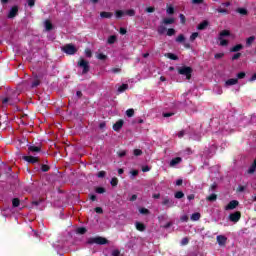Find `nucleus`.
I'll return each mask as SVG.
<instances>
[{
    "instance_id": "nucleus-5",
    "label": "nucleus",
    "mask_w": 256,
    "mask_h": 256,
    "mask_svg": "<svg viewBox=\"0 0 256 256\" xmlns=\"http://www.w3.org/2000/svg\"><path fill=\"white\" fill-rule=\"evenodd\" d=\"M179 75H184L186 79H191V73H193V68L189 66H184L178 69Z\"/></svg>"
},
{
    "instance_id": "nucleus-42",
    "label": "nucleus",
    "mask_w": 256,
    "mask_h": 256,
    "mask_svg": "<svg viewBox=\"0 0 256 256\" xmlns=\"http://www.w3.org/2000/svg\"><path fill=\"white\" fill-rule=\"evenodd\" d=\"M110 183H111L112 187H117L119 180L117 178H112Z\"/></svg>"
},
{
    "instance_id": "nucleus-57",
    "label": "nucleus",
    "mask_w": 256,
    "mask_h": 256,
    "mask_svg": "<svg viewBox=\"0 0 256 256\" xmlns=\"http://www.w3.org/2000/svg\"><path fill=\"white\" fill-rule=\"evenodd\" d=\"M192 3L194 5H201V3H203V0H192Z\"/></svg>"
},
{
    "instance_id": "nucleus-6",
    "label": "nucleus",
    "mask_w": 256,
    "mask_h": 256,
    "mask_svg": "<svg viewBox=\"0 0 256 256\" xmlns=\"http://www.w3.org/2000/svg\"><path fill=\"white\" fill-rule=\"evenodd\" d=\"M62 51H64V53H67V55H75V53H77V49L75 47V45L73 44H67L62 48Z\"/></svg>"
},
{
    "instance_id": "nucleus-41",
    "label": "nucleus",
    "mask_w": 256,
    "mask_h": 256,
    "mask_svg": "<svg viewBox=\"0 0 256 256\" xmlns=\"http://www.w3.org/2000/svg\"><path fill=\"white\" fill-rule=\"evenodd\" d=\"M139 213H141L142 215H149V209L147 208H141L139 210Z\"/></svg>"
},
{
    "instance_id": "nucleus-31",
    "label": "nucleus",
    "mask_w": 256,
    "mask_h": 256,
    "mask_svg": "<svg viewBox=\"0 0 256 256\" xmlns=\"http://www.w3.org/2000/svg\"><path fill=\"white\" fill-rule=\"evenodd\" d=\"M76 232L79 233V235H85V233H87V229L83 227L77 228Z\"/></svg>"
},
{
    "instance_id": "nucleus-10",
    "label": "nucleus",
    "mask_w": 256,
    "mask_h": 256,
    "mask_svg": "<svg viewBox=\"0 0 256 256\" xmlns=\"http://www.w3.org/2000/svg\"><path fill=\"white\" fill-rule=\"evenodd\" d=\"M17 13H19V7L13 6L8 13V19H13L14 17H17Z\"/></svg>"
},
{
    "instance_id": "nucleus-61",
    "label": "nucleus",
    "mask_w": 256,
    "mask_h": 256,
    "mask_svg": "<svg viewBox=\"0 0 256 256\" xmlns=\"http://www.w3.org/2000/svg\"><path fill=\"white\" fill-rule=\"evenodd\" d=\"M179 17H180L181 23L184 25V23H185V15L180 14Z\"/></svg>"
},
{
    "instance_id": "nucleus-4",
    "label": "nucleus",
    "mask_w": 256,
    "mask_h": 256,
    "mask_svg": "<svg viewBox=\"0 0 256 256\" xmlns=\"http://www.w3.org/2000/svg\"><path fill=\"white\" fill-rule=\"evenodd\" d=\"M78 67H80V69L82 70V75H87V72L91 69V67L89 66V61L81 58L78 61Z\"/></svg>"
},
{
    "instance_id": "nucleus-63",
    "label": "nucleus",
    "mask_w": 256,
    "mask_h": 256,
    "mask_svg": "<svg viewBox=\"0 0 256 256\" xmlns=\"http://www.w3.org/2000/svg\"><path fill=\"white\" fill-rule=\"evenodd\" d=\"M112 73H121V68H113Z\"/></svg>"
},
{
    "instance_id": "nucleus-12",
    "label": "nucleus",
    "mask_w": 256,
    "mask_h": 256,
    "mask_svg": "<svg viewBox=\"0 0 256 256\" xmlns=\"http://www.w3.org/2000/svg\"><path fill=\"white\" fill-rule=\"evenodd\" d=\"M216 239H217L218 245H220V246H223V245H225V243H227V237H225L223 235H218Z\"/></svg>"
},
{
    "instance_id": "nucleus-39",
    "label": "nucleus",
    "mask_w": 256,
    "mask_h": 256,
    "mask_svg": "<svg viewBox=\"0 0 256 256\" xmlns=\"http://www.w3.org/2000/svg\"><path fill=\"white\" fill-rule=\"evenodd\" d=\"M167 58L172 59V61H177V56L173 53H168Z\"/></svg>"
},
{
    "instance_id": "nucleus-34",
    "label": "nucleus",
    "mask_w": 256,
    "mask_h": 256,
    "mask_svg": "<svg viewBox=\"0 0 256 256\" xmlns=\"http://www.w3.org/2000/svg\"><path fill=\"white\" fill-rule=\"evenodd\" d=\"M133 153L135 157H140V155H143V151L141 149H134Z\"/></svg>"
},
{
    "instance_id": "nucleus-48",
    "label": "nucleus",
    "mask_w": 256,
    "mask_h": 256,
    "mask_svg": "<svg viewBox=\"0 0 256 256\" xmlns=\"http://www.w3.org/2000/svg\"><path fill=\"white\" fill-rule=\"evenodd\" d=\"M245 75H246L245 72H240V73L237 74V78L238 79H245Z\"/></svg>"
},
{
    "instance_id": "nucleus-46",
    "label": "nucleus",
    "mask_w": 256,
    "mask_h": 256,
    "mask_svg": "<svg viewBox=\"0 0 256 256\" xmlns=\"http://www.w3.org/2000/svg\"><path fill=\"white\" fill-rule=\"evenodd\" d=\"M215 59H223V57H225V54L224 53H217L215 54Z\"/></svg>"
},
{
    "instance_id": "nucleus-21",
    "label": "nucleus",
    "mask_w": 256,
    "mask_h": 256,
    "mask_svg": "<svg viewBox=\"0 0 256 256\" xmlns=\"http://www.w3.org/2000/svg\"><path fill=\"white\" fill-rule=\"evenodd\" d=\"M243 49V46L241 44H238L230 49L231 53H237V51H241Z\"/></svg>"
},
{
    "instance_id": "nucleus-59",
    "label": "nucleus",
    "mask_w": 256,
    "mask_h": 256,
    "mask_svg": "<svg viewBox=\"0 0 256 256\" xmlns=\"http://www.w3.org/2000/svg\"><path fill=\"white\" fill-rule=\"evenodd\" d=\"M121 252L119 250H113L112 256H119Z\"/></svg>"
},
{
    "instance_id": "nucleus-35",
    "label": "nucleus",
    "mask_w": 256,
    "mask_h": 256,
    "mask_svg": "<svg viewBox=\"0 0 256 256\" xmlns=\"http://www.w3.org/2000/svg\"><path fill=\"white\" fill-rule=\"evenodd\" d=\"M126 115H127V117H133V116L135 115V110H133V109H128V110L126 111Z\"/></svg>"
},
{
    "instance_id": "nucleus-30",
    "label": "nucleus",
    "mask_w": 256,
    "mask_h": 256,
    "mask_svg": "<svg viewBox=\"0 0 256 256\" xmlns=\"http://www.w3.org/2000/svg\"><path fill=\"white\" fill-rule=\"evenodd\" d=\"M185 197V194L181 191H178L175 193V198L176 199H183Z\"/></svg>"
},
{
    "instance_id": "nucleus-36",
    "label": "nucleus",
    "mask_w": 256,
    "mask_h": 256,
    "mask_svg": "<svg viewBox=\"0 0 256 256\" xmlns=\"http://www.w3.org/2000/svg\"><path fill=\"white\" fill-rule=\"evenodd\" d=\"M125 14L128 15L129 17H135V10L133 9L127 10Z\"/></svg>"
},
{
    "instance_id": "nucleus-33",
    "label": "nucleus",
    "mask_w": 256,
    "mask_h": 256,
    "mask_svg": "<svg viewBox=\"0 0 256 256\" xmlns=\"http://www.w3.org/2000/svg\"><path fill=\"white\" fill-rule=\"evenodd\" d=\"M176 41L177 43H183L185 41V36L183 34L178 35Z\"/></svg>"
},
{
    "instance_id": "nucleus-7",
    "label": "nucleus",
    "mask_w": 256,
    "mask_h": 256,
    "mask_svg": "<svg viewBox=\"0 0 256 256\" xmlns=\"http://www.w3.org/2000/svg\"><path fill=\"white\" fill-rule=\"evenodd\" d=\"M19 99L17 98V94H13L12 96H8L4 99H2V103L5 105L9 103V105H15V103H18Z\"/></svg>"
},
{
    "instance_id": "nucleus-23",
    "label": "nucleus",
    "mask_w": 256,
    "mask_h": 256,
    "mask_svg": "<svg viewBox=\"0 0 256 256\" xmlns=\"http://www.w3.org/2000/svg\"><path fill=\"white\" fill-rule=\"evenodd\" d=\"M163 23L164 25H173V23H175V18H165Z\"/></svg>"
},
{
    "instance_id": "nucleus-25",
    "label": "nucleus",
    "mask_w": 256,
    "mask_h": 256,
    "mask_svg": "<svg viewBox=\"0 0 256 256\" xmlns=\"http://www.w3.org/2000/svg\"><path fill=\"white\" fill-rule=\"evenodd\" d=\"M206 201H210L211 203L217 201V194H211L206 198Z\"/></svg>"
},
{
    "instance_id": "nucleus-64",
    "label": "nucleus",
    "mask_w": 256,
    "mask_h": 256,
    "mask_svg": "<svg viewBox=\"0 0 256 256\" xmlns=\"http://www.w3.org/2000/svg\"><path fill=\"white\" fill-rule=\"evenodd\" d=\"M105 127H107V124H106L105 122H101V123L99 124V128H100V129H105Z\"/></svg>"
},
{
    "instance_id": "nucleus-1",
    "label": "nucleus",
    "mask_w": 256,
    "mask_h": 256,
    "mask_svg": "<svg viewBox=\"0 0 256 256\" xmlns=\"http://www.w3.org/2000/svg\"><path fill=\"white\" fill-rule=\"evenodd\" d=\"M35 153H41V147L40 146H35L31 145L28 147V156H23V160L26 161L27 163H39V157L35 156Z\"/></svg>"
},
{
    "instance_id": "nucleus-53",
    "label": "nucleus",
    "mask_w": 256,
    "mask_h": 256,
    "mask_svg": "<svg viewBox=\"0 0 256 256\" xmlns=\"http://www.w3.org/2000/svg\"><path fill=\"white\" fill-rule=\"evenodd\" d=\"M42 171L44 172V173H47V171H49V166L48 165H42Z\"/></svg>"
},
{
    "instance_id": "nucleus-58",
    "label": "nucleus",
    "mask_w": 256,
    "mask_h": 256,
    "mask_svg": "<svg viewBox=\"0 0 256 256\" xmlns=\"http://www.w3.org/2000/svg\"><path fill=\"white\" fill-rule=\"evenodd\" d=\"M185 136V130H181L180 132H178V137L181 139L182 137Z\"/></svg>"
},
{
    "instance_id": "nucleus-45",
    "label": "nucleus",
    "mask_w": 256,
    "mask_h": 256,
    "mask_svg": "<svg viewBox=\"0 0 256 256\" xmlns=\"http://www.w3.org/2000/svg\"><path fill=\"white\" fill-rule=\"evenodd\" d=\"M96 193H99V194L105 193V188H103V187L96 188Z\"/></svg>"
},
{
    "instance_id": "nucleus-37",
    "label": "nucleus",
    "mask_w": 256,
    "mask_h": 256,
    "mask_svg": "<svg viewBox=\"0 0 256 256\" xmlns=\"http://www.w3.org/2000/svg\"><path fill=\"white\" fill-rule=\"evenodd\" d=\"M167 35H168V37H173V35H175V29L169 28L167 30Z\"/></svg>"
},
{
    "instance_id": "nucleus-3",
    "label": "nucleus",
    "mask_w": 256,
    "mask_h": 256,
    "mask_svg": "<svg viewBox=\"0 0 256 256\" xmlns=\"http://www.w3.org/2000/svg\"><path fill=\"white\" fill-rule=\"evenodd\" d=\"M87 243L88 245H93L94 243L96 245H107V243H109V240L101 236H97V237L88 239Z\"/></svg>"
},
{
    "instance_id": "nucleus-43",
    "label": "nucleus",
    "mask_w": 256,
    "mask_h": 256,
    "mask_svg": "<svg viewBox=\"0 0 256 256\" xmlns=\"http://www.w3.org/2000/svg\"><path fill=\"white\" fill-rule=\"evenodd\" d=\"M166 11L168 15H173L175 13V9L172 6H170Z\"/></svg>"
},
{
    "instance_id": "nucleus-28",
    "label": "nucleus",
    "mask_w": 256,
    "mask_h": 256,
    "mask_svg": "<svg viewBox=\"0 0 256 256\" xmlns=\"http://www.w3.org/2000/svg\"><path fill=\"white\" fill-rule=\"evenodd\" d=\"M236 12L239 13L240 15H247L248 13L247 9L245 8H238Z\"/></svg>"
},
{
    "instance_id": "nucleus-54",
    "label": "nucleus",
    "mask_w": 256,
    "mask_h": 256,
    "mask_svg": "<svg viewBox=\"0 0 256 256\" xmlns=\"http://www.w3.org/2000/svg\"><path fill=\"white\" fill-rule=\"evenodd\" d=\"M189 243V238H183L181 241V245H187Z\"/></svg>"
},
{
    "instance_id": "nucleus-50",
    "label": "nucleus",
    "mask_w": 256,
    "mask_h": 256,
    "mask_svg": "<svg viewBox=\"0 0 256 256\" xmlns=\"http://www.w3.org/2000/svg\"><path fill=\"white\" fill-rule=\"evenodd\" d=\"M105 175H107V173L105 171H100V172H98L97 177L103 178V177H105Z\"/></svg>"
},
{
    "instance_id": "nucleus-47",
    "label": "nucleus",
    "mask_w": 256,
    "mask_h": 256,
    "mask_svg": "<svg viewBox=\"0 0 256 256\" xmlns=\"http://www.w3.org/2000/svg\"><path fill=\"white\" fill-rule=\"evenodd\" d=\"M240 57H241V53H236L233 55L232 61H237V59H239Z\"/></svg>"
},
{
    "instance_id": "nucleus-14",
    "label": "nucleus",
    "mask_w": 256,
    "mask_h": 256,
    "mask_svg": "<svg viewBox=\"0 0 256 256\" xmlns=\"http://www.w3.org/2000/svg\"><path fill=\"white\" fill-rule=\"evenodd\" d=\"M123 120H118L114 125H113V129L115 131H121L122 127H123Z\"/></svg>"
},
{
    "instance_id": "nucleus-52",
    "label": "nucleus",
    "mask_w": 256,
    "mask_h": 256,
    "mask_svg": "<svg viewBox=\"0 0 256 256\" xmlns=\"http://www.w3.org/2000/svg\"><path fill=\"white\" fill-rule=\"evenodd\" d=\"M126 155H127V151L125 150L118 152V157H125Z\"/></svg>"
},
{
    "instance_id": "nucleus-24",
    "label": "nucleus",
    "mask_w": 256,
    "mask_h": 256,
    "mask_svg": "<svg viewBox=\"0 0 256 256\" xmlns=\"http://www.w3.org/2000/svg\"><path fill=\"white\" fill-rule=\"evenodd\" d=\"M254 41H255V36H251V37L247 38V40H246L247 47H251V45H253Z\"/></svg>"
},
{
    "instance_id": "nucleus-32",
    "label": "nucleus",
    "mask_w": 256,
    "mask_h": 256,
    "mask_svg": "<svg viewBox=\"0 0 256 256\" xmlns=\"http://www.w3.org/2000/svg\"><path fill=\"white\" fill-rule=\"evenodd\" d=\"M20 203H21V201L18 198H14L12 200L13 207H19Z\"/></svg>"
},
{
    "instance_id": "nucleus-8",
    "label": "nucleus",
    "mask_w": 256,
    "mask_h": 256,
    "mask_svg": "<svg viewBox=\"0 0 256 256\" xmlns=\"http://www.w3.org/2000/svg\"><path fill=\"white\" fill-rule=\"evenodd\" d=\"M229 219H230V221H232V223H237L239 221V219H241V212L237 211V212L230 214Z\"/></svg>"
},
{
    "instance_id": "nucleus-9",
    "label": "nucleus",
    "mask_w": 256,
    "mask_h": 256,
    "mask_svg": "<svg viewBox=\"0 0 256 256\" xmlns=\"http://www.w3.org/2000/svg\"><path fill=\"white\" fill-rule=\"evenodd\" d=\"M239 205V201L232 200L228 203V205L225 207L226 211H231L233 209H236Z\"/></svg>"
},
{
    "instance_id": "nucleus-11",
    "label": "nucleus",
    "mask_w": 256,
    "mask_h": 256,
    "mask_svg": "<svg viewBox=\"0 0 256 256\" xmlns=\"http://www.w3.org/2000/svg\"><path fill=\"white\" fill-rule=\"evenodd\" d=\"M162 205H165L166 207H173L175 202H173V200H171L169 197H164L162 199Z\"/></svg>"
},
{
    "instance_id": "nucleus-56",
    "label": "nucleus",
    "mask_w": 256,
    "mask_h": 256,
    "mask_svg": "<svg viewBox=\"0 0 256 256\" xmlns=\"http://www.w3.org/2000/svg\"><path fill=\"white\" fill-rule=\"evenodd\" d=\"M142 171L143 173H147V171H151V168L149 166H143Z\"/></svg>"
},
{
    "instance_id": "nucleus-20",
    "label": "nucleus",
    "mask_w": 256,
    "mask_h": 256,
    "mask_svg": "<svg viewBox=\"0 0 256 256\" xmlns=\"http://www.w3.org/2000/svg\"><path fill=\"white\" fill-rule=\"evenodd\" d=\"M201 219V213L196 212L191 215V221H199Z\"/></svg>"
},
{
    "instance_id": "nucleus-55",
    "label": "nucleus",
    "mask_w": 256,
    "mask_h": 256,
    "mask_svg": "<svg viewBox=\"0 0 256 256\" xmlns=\"http://www.w3.org/2000/svg\"><path fill=\"white\" fill-rule=\"evenodd\" d=\"M180 219H181V221L187 223V221H189V216L184 215V216H182Z\"/></svg>"
},
{
    "instance_id": "nucleus-15",
    "label": "nucleus",
    "mask_w": 256,
    "mask_h": 256,
    "mask_svg": "<svg viewBox=\"0 0 256 256\" xmlns=\"http://www.w3.org/2000/svg\"><path fill=\"white\" fill-rule=\"evenodd\" d=\"M135 227L137 229V231H145L147 229V226H145V224L141 223V222H135Z\"/></svg>"
},
{
    "instance_id": "nucleus-17",
    "label": "nucleus",
    "mask_w": 256,
    "mask_h": 256,
    "mask_svg": "<svg viewBox=\"0 0 256 256\" xmlns=\"http://www.w3.org/2000/svg\"><path fill=\"white\" fill-rule=\"evenodd\" d=\"M100 17H102V19H111L113 17V13H111V12H101Z\"/></svg>"
},
{
    "instance_id": "nucleus-27",
    "label": "nucleus",
    "mask_w": 256,
    "mask_h": 256,
    "mask_svg": "<svg viewBox=\"0 0 256 256\" xmlns=\"http://www.w3.org/2000/svg\"><path fill=\"white\" fill-rule=\"evenodd\" d=\"M115 41H117V36H115V35H112L108 38L109 45H113V43H115Z\"/></svg>"
},
{
    "instance_id": "nucleus-19",
    "label": "nucleus",
    "mask_w": 256,
    "mask_h": 256,
    "mask_svg": "<svg viewBox=\"0 0 256 256\" xmlns=\"http://www.w3.org/2000/svg\"><path fill=\"white\" fill-rule=\"evenodd\" d=\"M127 89H129V85L128 84H122L121 86L118 87V93H124V91H127Z\"/></svg>"
},
{
    "instance_id": "nucleus-16",
    "label": "nucleus",
    "mask_w": 256,
    "mask_h": 256,
    "mask_svg": "<svg viewBox=\"0 0 256 256\" xmlns=\"http://www.w3.org/2000/svg\"><path fill=\"white\" fill-rule=\"evenodd\" d=\"M183 161L181 157H176L170 161V167H175V165H179Z\"/></svg>"
},
{
    "instance_id": "nucleus-51",
    "label": "nucleus",
    "mask_w": 256,
    "mask_h": 256,
    "mask_svg": "<svg viewBox=\"0 0 256 256\" xmlns=\"http://www.w3.org/2000/svg\"><path fill=\"white\" fill-rule=\"evenodd\" d=\"M154 12H155V7L146 8V13H154Z\"/></svg>"
},
{
    "instance_id": "nucleus-2",
    "label": "nucleus",
    "mask_w": 256,
    "mask_h": 256,
    "mask_svg": "<svg viewBox=\"0 0 256 256\" xmlns=\"http://www.w3.org/2000/svg\"><path fill=\"white\" fill-rule=\"evenodd\" d=\"M229 35H231L229 30H223L219 33L218 41H220L221 47H227L229 45V41L224 39V37H229Z\"/></svg>"
},
{
    "instance_id": "nucleus-44",
    "label": "nucleus",
    "mask_w": 256,
    "mask_h": 256,
    "mask_svg": "<svg viewBox=\"0 0 256 256\" xmlns=\"http://www.w3.org/2000/svg\"><path fill=\"white\" fill-rule=\"evenodd\" d=\"M197 37H199V33L194 32V33L190 36V41H194Z\"/></svg>"
},
{
    "instance_id": "nucleus-22",
    "label": "nucleus",
    "mask_w": 256,
    "mask_h": 256,
    "mask_svg": "<svg viewBox=\"0 0 256 256\" xmlns=\"http://www.w3.org/2000/svg\"><path fill=\"white\" fill-rule=\"evenodd\" d=\"M44 25H45L46 31H51V29H53V24H52L51 21H49V20H46V21L44 22Z\"/></svg>"
},
{
    "instance_id": "nucleus-26",
    "label": "nucleus",
    "mask_w": 256,
    "mask_h": 256,
    "mask_svg": "<svg viewBox=\"0 0 256 256\" xmlns=\"http://www.w3.org/2000/svg\"><path fill=\"white\" fill-rule=\"evenodd\" d=\"M39 85H41V80H39V78L36 77L32 82V88L39 87Z\"/></svg>"
},
{
    "instance_id": "nucleus-60",
    "label": "nucleus",
    "mask_w": 256,
    "mask_h": 256,
    "mask_svg": "<svg viewBox=\"0 0 256 256\" xmlns=\"http://www.w3.org/2000/svg\"><path fill=\"white\" fill-rule=\"evenodd\" d=\"M95 212L101 214V213H103V208H101V207H96V208H95Z\"/></svg>"
},
{
    "instance_id": "nucleus-29",
    "label": "nucleus",
    "mask_w": 256,
    "mask_h": 256,
    "mask_svg": "<svg viewBox=\"0 0 256 256\" xmlns=\"http://www.w3.org/2000/svg\"><path fill=\"white\" fill-rule=\"evenodd\" d=\"M157 31L159 35H163L167 31V28H165V26H159Z\"/></svg>"
},
{
    "instance_id": "nucleus-62",
    "label": "nucleus",
    "mask_w": 256,
    "mask_h": 256,
    "mask_svg": "<svg viewBox=\"0 0 256 256\" xmlns=\"http://www.w3.org/2000/svg\"><path fill=\"white\" fill-rule=\"evenodd\" d=\"M216 11L218 13H227V9H223V8H218Z\"/></svg>"
},
{
    "instance_id": "nucleus-18",
    "label": "nucleus",
    "mask_w": 256,
    "mask_h": 256,
    "mask_svg": "<svg viewBox=\"0 0 256 256\" xmlns=\"http://www.w3.org/2000/svg\"><path fill=\"white\" fill-rule=\"evenodd\" d=\"M208 25L209 22L203 21L198 25L197 29H199V31H203V29H207Z\"/></svg>"
},
{
    "instance_id": "nucleus-38",
    "label": "nucleus",
    "mask_w": 256,
    "mask_h": 256,
    "mask_svg": "<svg viewBox=\"0 0 256 256\" xmlns=\"http://www.w3.org/2000/svg\"><path fill=\"white\" fill-rule=\"evenodd\" d=\"M96 57H97V59H99L100 61H105V59H107V55L102 54V53L98 54Z\"/></svg>"
},
{
    "instance_id": "nucleus-49",
    "label": "nucleus",
    "mask_w": 256,
    "mask_h": 256,
    "mask_svg": "<svg viewBox=\"0 0 256 256\" xmlns=\"http://www.w3.org/2000/svg\"><path fill=\"white\" fill-rule=\"evenodd\" d=\"M85 55H86V57L91 58L93 54H92V52H91L90 49H86V50H85Z\"/></svg>"
},
{
    "instance_id": "nucleus-40",
    "label": "nucleus",
    "mask_w": 256,
    "mask_h": 256,
    "mask_svg": "<svg viewBox=\"0 0 256 256\" xmlns=\"http://www.w3.org/2000/svg\"><path fill=\"white\" fill-rule=\"evenodd\" d=\"M117 19H120V17H122L123 15H125V12H123V10H118L115 13Z\"/></svg>"
},
{
    "instance_id": "nucleus-13",
    "label": "nucleus",
    "mask_w": 256,
    "mask_h": 256,
    "mask_svg": "<svg viewBox=\"0 0 256 256\" xmlns=\"http://www.w3.org/2000/svg\"><path fill=\"white\" fill-rule=\"evenodd\" d=\"M237 83H239L237 78H231L225 82V87H231V85H237Z\"/></svg>"
}]
</instances>
